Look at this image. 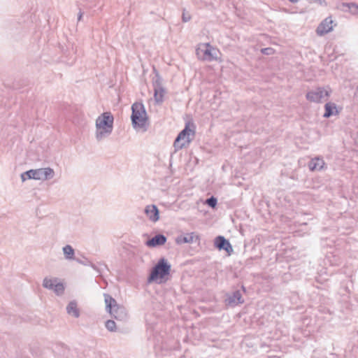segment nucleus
I'll return each mask as SVG.
<instances>
[{"instance_id":"obj_1","label":"nucleus","mask_w":358,"mask_h":358,"mask_svg":"<svg viewBox=\"0 0 358 358\" xmlns=\"http://www.w3.org/2000/svg\"><path fill=\"white\" fill-rule=\"evenodd\" d=\"M114 117L110 112L102 113L96 120V138L98 141L110 135L113 129Z\"/></svg>"},{"instance_id":"obj_2","label":"nucleus","mask_w":358,"mask_h":358,"mask_svg":"<svg viewBox=\"0 0 358 358\" xmlns=\"http://www.w3.org/2000/svg\"><path fill=\"white\" fill-rule=\"evenodd\" d=\"M103 296L106 311L117 320H127V312L125 308L117 304V301L109 294H104Z\"/></svg>"},{"instance_id":"obj_3","label":"nucleus","mask_w":358,"mask_h":358,"mask_svg":"<svg viewBox=\"0 0 358 358\" xmlns=\"http://www.w3.org/2000/svg\"><path fill=\"white\" fill-rule=\"evenodd\" d=\"M131 120L134 128H144L148 120L147 113L142 103L136 102L131 106Z\"/></svg>"},{"instance_id":"obj_4","label":"nucleus","mask_w":358,"mask_h":358,"mask_svg":"<svg viewBox=\"0 0 358 358\" xmlns=\"http://www.w3.org/2000/svg\"><path fill=\"white\" fill-rule=\"evenodd\" d=\"M191 126L192 129L190 128L189 122L186 123L185 128L179 133V134L175 139L173 146L175 148L176 151L181 150L187 144H189L192 141L190 136H194V125L193 123H192Z\"/></svg>"},{"instance_id":"obj_5","label":"nucleus","mask_w":358,"mask_h":358,"mask_svg":"<svg viewBox=\"0 0 358 358\" xmlns=\"http://www.w3.org/2000/svg\"><path fill=\"white\" fill-rule=\"evenodd\" d=\"M199 58L203 60H217L219 53L218 49L213 47L209 43H203L196 50Z\"/></svg>"},{"instance_id":"obj_6","label":"nucleus","mask_w":358,"mask_h":358,"mask_svg":"<svg viewBox=\"0 0 358 358\" xmlns=\"http://www.w3.org/2000/svg\"><path fill=\"white\" fill-rule=\"evenodd\" d=\"M170 269L171 265L164 258L159 259L150 273L149 281L163 278L169 274Z\"/></svg>"},{"instance_id":"obj_7","label":"nucleus","mask_w":358,"mask_h":358,"mask_svg":"<svg viewBox=\"0 0 358 358\" xmlns=\"http://www.w3.org/2000/svg\"><path fill=\"white\" fill-rule=\"evenodd\" d=\"M331 91L324 87H317L307 92L306 98L310 102L320 103L325 101L330 96Z\"/></svg>"},{"instance_id":"obj_8","label":"nucleus","mask_w":358,"mask_h":358,"mask_svg":"<svg viewBox=\"0 0 358 358\" xmlns=\"http://www.w3.org/2000/svg\"><path fill=\"white\" fill-rule=\"evenodd\" d=\"M154 87V98L156 103L161 104L164 101V96L166 90L162 85V78L158 72H156L155 78L152 82Z\"/></svg>"},{"instance_id":"obj_9","label":"nucleus","mask_w":358,"mask_h":358,"mask_svg":"<svg viewBox=\"0 0 358 358\" xmlns=\"http://www.w3.org/2000/svg\"><path fill=\"white\" fill-rule=\"evenodd\" d=\"M32 170V179H50L55 176V172L50 167Z\"/></svg>"},{"instance_id":"obj_10","label":"nucleus","mask_w":358,"mask_h":358,"mask_svg":"<svg viewBox=\"0 0 358 358\" xmlns=\"http://www.w3.org/2000/svg\"><path fill=\"white\" fill-rule=\"evenodd\" d=\"M333 20L331 17L325 18L317 27L316 29L317 34L323 36L333 29Z\"/></svg>"},{"instance_id":"obj_11","label":"nucleus","mask_w":358,"mask_h":358,"mask_svg":"<svg viewBox=\"0 0 358 358\" xmlns=\"http://www.w3.org/2000/svg\"><path fill=\"white\" fill-rule=\"evenodd\" d=\"M199 236L194 232L187 233L183 235H180L176 237V243L178 245H182L185 243H192L197 241H199Z\"/></svg>"},{"instance_id":"obj_12","label":"nucleus","mask_w":358,"mask_h":358,"mask_svg":"<svg viewBox=\"0 0 358 358\" xmlns=\"http://www.w3.org/2000/svg\"><path fill=\"white\" fill-rule=\"evenodd\" d=\"M215 245L220 250H225L229 255H231V253L233 252V248H232L231 245L224 236H217L215 239Z\"/></svg>"},{"instance_id":"obj_13","label":"nucleus","mask_w":358,"mask_h":358,"mask_svg":"<svg viewBox=\"0 0 358 358\" xmlns=\"http://www.w3.org/2000/svg\"><path fill=\"white\" fill-rule=\"evenodd\" d=\"M145 214L150 221L156 222L159 219V210L155 205H148L145 208Z\"/></svg>"},{"instance_id":"obj_14","label":"nucleus","mask_w":358,"mask_h":358,"mask_svg":"<svg viewBox=\"0 0 358 358\" xmlns=\"http://www.w3.org/2000/svg\"><path fill=\"white\" fill-rule=\"evenodd\" d=\"M166 242V237L162 234H157L146 242L148 247L162 245Z\"/></svg>"},{"instance_id":"obj_15","label":"nucleus","mask_w":358,"mask_h":358,"mask_svg":"<svg viewBox=\"0 0 358 358\" xmlns=\"http://www.w3.org/2000/svg\"><path fill=\"white\" fill-rule=\"evenodd\" d=\"M226 301L227 305L231 306H235L243 303L242 295L239 291L234 292L231 295L228 296Z\"/></svg>"},{"instance_id":"obj_16","label":"nucleus","mask_w":358,"mask_h":358,"mask_svg":"<svg viewBox=\"0 0 358 358\" xmlns=\"http://www.w3.org/2000/svg\"><path fill=\"white\" fill-rule=\"evenodd\" d=\"M325 163L322 158L315 157L308 162V168L310 171H320L324 168Z\"/></svg>"},{"instance_id":"obj_17","label":"nucleus","mask_w":358,"mask_h":358,"mask_svg":"<svg viewBox=\"0 0 358 358\" xmlns=\"http://www.w3.org/2000/svg\"><path fill=\"white\" fill-rule=\"evenodd\" d=\"M66 310L69 315L75 318H78L80 317V310L76 301H71L67 305Z\"/></svg>"},{"instance_id":"obj_18","label":"nucleus","mask_w":358,"mask_h":358,"mask_svg":"<svg viewBox=\"0 0 358 358\" xmlns=\"http://www.w3.org/2000/svg\"><path fill=\"white\" fill-rule=\"evenodd\" d=\"M63 255L67 261L75 260V250L70 245H66L62 248Z\"/></svg>"},{"instance_id":"obj_19","label":"nucleus","mask_w":358,"mask_h":358,"mask_svg":"<svg viewBox=\"0 0 358 358\" xmlns=\"http://www.w3.org/2000/svg\"><path fill=\"white\" fill-rule=\"evenodd\" d=\"M57 281L58 278H57L46 277L43 280V286L45 289L53 290Z\"/></svg>"},{"instance_id":"obj_20","label":"nucleus","mask_w":358,"mask_h":358,"mask_svg":"<svg viewBox=\"0 0 358 358\" xmlns=\"http://www.w3.org/2000/svg\"><path fill=\"white\" fill-rule=\"evenodd\" d=\"M325 112L324 114V117H329L334 114V110H336V105L334 103H327L324 106ZM337 113L338 111L336 110Z\"/></svg>"},{"instance_id":"obj_21","label":"nucleus","mask_w":358,"mask_h":358,"mask_svg":"<svg viewBox=\"0 0 358 358\" xmlns=\"http://www.w3.org/2000/svg\"><path fill=\"white\" fill-rule=\"evenodd\" d=\"M53 292L58 296L62 295L64 292V285L59 280L53 289Z\"/></svg>"},{"instance_id":"obj_22","label":"nucleus","mask_w":358,"mask_h":358,"mask_svg":"<svg viewBox=\"0 0 358 358\" xmlns=\"http://www.w3.org/2000/svg\"><path fill=\"white\" fill-rule=\"evenodd\" d=\"M344 7L347 6L350 12L353 15L358 14V5L355 3H347L343 4Z\"/></svg>"},{"instance_id":"obj_23","label":"nucleus","mask_w":358,"mask_h":358,"mask_svg":"<svg viewBox=\"0 0 358 358\" xmlns=\"http://www.w3.org/2000/svg\"><path fill=\"white\" fill-rule=\"evenodd\" d=\"M105 326H106V328L109 331L113 332V331H116V324L113 320H107L106 322Z\"/></svg>"},{"instance_id":"obj_24","label":"nucleus","mask_w":358,"mask_h":358,"mask_svg":"<svg viewBox=\"0 0 358 358\" xmlns=\"http://www.w3.org/2000/svg\"><path fill=\"white\" fill-rule=\"evenodd\" d=\"M20 179H32V170L20 173Z\"/></svg>"},{"instance_id":"obj_25","label":"nucleus","mask_w":358,"mask_h":358,"mask_svg":"<svg viewBox=\"0 0 358 358\" xmlns=\"http://www.w3.org/2000/svg\"><path fill=\"white\" fill-rule=\"evenodd\" d=\"M217 199L215 198L214 196H211L210 198L206 200V203L212 207V208H215L217 205Z\"/></svg>"},{"instance_id":"obj_26","label":"nucleus","mask_w":358,"mask_h":358,"mask_svg":"<svg viewBox=\"0 0 358 358\" xmlns=\"http://www.w3.org/2000/svg\"><path fill=\"white\" fill-rule=\"evenodd\" d=\"M191 20V15L189 13L185 11L184 9L182 15V20L183 22H187Z\"/></svg>"},{"instance_id":"obj_27","label":"nucleus","mask_w":358,"mask_h":358,"mask_svg":"<svg viewBox=\"0 0 358 358\" xmlns=\"http://www.w3.org/2000/svg\"><path fill=\"white\" fill-rule=\"evenodd\" d=\"M262 52L264 55H270L273 52V49L270 48L262 49Z\"/></svg>"},{"instance_id":"obj_28","label":"nucleus","mask_w":358,"mask_h":358,"mask_svg":"<svg viewBox=\"0 0 358 358\" xmlns=\"http://www.w3.org/2000/svg\"><path fill=\"white\" fill-rule=\"evenodd\" d=\"M77 262L79 263V264H83L85 266H92V268H94V265L92 263H89V262H83V261H80V260H77Z\"/></svg>"},{"instance_id":"obj_29","label":"nucleus","mask_w":358,"mask_h":358,"mask_svg":"<svg viewBox=\"0 0 358 358\" xmlns=\"http://www.w3.org/2000/svg\"><path fill=\"white\" fill-rule=\"evenodd\" d=\"M83 12L81 10H80L79 13H78V20L80 21L82 19V17H83Z\"/></svg>"},{"instance_id":"obj_30","label":"nucleus","mask_w":358,"mask_h":358,"mask_svg":"<svg viewBox=\"0 0 358 358\" xmlns=\"http://www.w3.org/2000/svg\"><path fill=\"white\" fill-rule=\"evenodd\" d=\"M315 1H318L321 4V0H314Z\"/></svg>"},{"instance_id":"obj_31","label":"nucleus","mask_w":358,"mask_h":358,"mask_svg":"<svg viewBox=\"0 0 358 358\" xmlns=\"http://www.w3.org/2000/svg\"><path fill=\"white\" fill-rule=\"evenodd\" d=\"M356 93L358 94V86L357 87Z\"/></svg>"}]
</instances>
